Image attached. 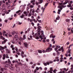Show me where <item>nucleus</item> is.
<instances>
[{"instance_id":"f257e3e1","label":"nucleus","mask_w":73,"mask_h":73,"mask_svg":"<svg viewBox=\"0 0 73 73\" xmlns=\"http://www.w3.org/2000/svg\"><path fill=\"white\" fill-rule=\"evenodd\" d=\"M66 7V6H63L62 3H60L59 5L58 8H60V9L58 10V13L59 14H60V12H61V10L62 9V8H65Z\"/></svg>"},{"instance_id":"f03ea898","label":"nucleus","mask_w":73,"mask_h":73,"mask_svg":"<svg viewBox=\"0 0 73 73\" xmlns=\"http://www.w3.org/2000/svg\"><path fill=\"white\" fill-rule=\"evenodd\" d=\"M40 32L41 33V35H40L39 36V37L40 38L41 40H42L44 38V37H45V36L44 35V31L42 30L41 31H40Z\"/></svg>"},{"instance_id":"7ed1b4c3","label":"nucleus","mask_w":73,"mask_h":73,"mask_svg":"<svg viewBox=\"0 0 73 73\" xmlns=\"http://www.w3.org/2000/svg\"><path fill=\"white\" fill-rule=\"evenodd\" d=\"M11 35H13L15 38H17L18 37V35H17V33H16L15 31H13L11 33Z\"/></svg>"},{"instance_id":"20e7f679","label":"nucleus","mask_w":73,"mask_h":73,"mask_svg":"<svg viewBox=\"0 0 73 73\" xmlns=\"http://www.w3.org/2000/svg\"><path fill=\"white\" fill-rule=\"evenodd\" d=\"M52 50V48L51 47H49L47 48L46 50V52H50L51 50Z\"/></svg>"},{"instance_id":"39448f33","label":"nucleus","mask_w":73,"mask_h":73,"mask_svg":"<svg viewBox=\"0 0 73 73\" xmlns=\"http://www.w3.org/2000/svg\"><path fill=\"white\" fill-rule=\"evenodd\" d=\"M60 46H58L57 45L56 46V48H54V50L56 52H58V51H56L58 48H60Z\"/></svg>"},{"instance_id":"423d86ee","label":"nucleus","mask_w":73,"mask_h":73,"mask_svg":"<svg viewBox=\"0 0 73 73\" xmlns=\"http://www.w3.org/2000/svg\"><path fill=\"white\" fill-rule=\"evenodd\" d=\"M4 49H7V46H5L4 47L2 46H0V50H4Z\"/></svg>"},{"instance_id":"0eeeda50","label":"nucleus","mask_w":73,"mask_h":73,"mask_svg":"<svg viewBox=\"0 0 73 73\" xmlns=\"http://www.w3.org/2000/svg\"><path fill=\"white\" fill-rule=\"evenodd\" d=\"M11 42L13 44H16L17 42V40L16 39H14V40H11Z\"/></svg>"},{"instance_id":"6e6552de","label":"nucleus","mask_w":73,"mask_h":73,"mask_svg":"<svg viewBox=\"0 0 73 73\" xmlns=\"http://www.w3.org/2000/svg\"><path fill=\"white\" fill-rule=\"evenodd\" d=\"M59 51H62V52H64V49H63V46H62L61 47V48L59 49H58Z\"/></svg>"},{"instance_id":"1a4fd4ad","label":"nucleus","mask_w":73,"mask_h":73,"mask_svg":"<svg viewBox=\"0 0 73 73\" xmlns=\"http://www.w3.org/2000/svg\"><path fill=\"white\" fill-rule=\"evenodd\" d=\"M35 1H36L35 0H32L31 1V3H32L33 5H35Z\"/></svg>"},{"instance_id":"9d476101","label":"nucleus","mask_w":73,"mask_h":73,"mask_svg":"<svg viewBox=\"0 0 73 73\" xmlns=\"http://www.w3.org/2000/svg\"><path fill=\"white\" fill-rule=\"evenodd\" d=\"M45 9V7H41V10H42V13H44V12Z\"/></svg>"},{"instance_id":"9b49d317","label":"nucleus","mask_w":73,"mask_h":73,"mask_svg":"<svg viewBox=\"0 0 73 73\" xmlns=\"http://www.w3.org/2000/svg\"><path fill=\"white\" fill-rule=\"evenodd\" d=\"M6 4L7 5V7H9L11 6V4H9L7 2H6Z\"/></svg>"},{"instance_id":"f8f14e48","label":"nucleus","mask_w":73,"mask_h":73,"mask_svg":"<svg viewBox=\"0 0 73 73\" xmlns=\"http://www.w3.org/2000/svg\"><path fill=\"white\" fill-rule=\"evenodd\" d=\"M3 40L4 41H3L2 42V44H4V43L6 42V41H7V39H4Z\"/></svg>"},{"instance_id":"ddd939ff","label":"nucleus","mask_w":73,"mask_h":73,"mask_svg":"<svg viewBox=\"0 0 73 73\" xmlns=\"http://www.w3.org/2000/svg\"><path fill=\"white\" fill-rule=\"evenodd\" d=\"M23 13L25 16H28V13L27 11H24Z\"/></svg>"},{"instance_id":"4468645a","label":"nucleus","mask_w":73,"mask_h":73,"mask_svg":"<svg viewBox=\"0 0 73 73\" xmlns=\"http://www.w3.org/2000/svg\"><path fill=\"white\" fill-rule=\"evenodd\" d=\"M50 38H55L56 37V36L55 35H50Z\"/></svg>"},{"instance_id":"2eb2a0df","label":"nucleus","mask_w":73,"mask_h":73,"mask_svg":"<svg viewBox=\"0 0 73 73\" xmlns=\"http://www.w3.org/2000/svg\"><path fill=\"white\" fill-rule=\"evenodd\" d=\"M37 29H38V30H40V31L41 30L42 28L41 26H38V27H37Z\"/></svg>"},{"instance_id":"dca6fc26","label":"nucleus","mask_w":73,"mask_h":73,"mask_svg":"<svg viewBox=\"0 0 73 73\" xmlns=\"http://www.w3.org/2000/svg\"><path fill=\"white\" fill-rule=\"evenodd\" d=\"M71 51V50L70 49L68 51H67V53H69V54H71V52H70Z\"/></svg>"},{"instance_id":"f3484780","label":"nucleus","mask_w":73,"mask_h":73,"mask_svg":"<svg viewBox=\"0 0 73 73\" xmlns=\"http://www.w3.org/2000/svg\"><path fill=\"white\" fill-rule=\"evenodd\" d=\"M24 45L25 47L26 48L28 47V45L27 43H24Z\"/></svg>"},{"instance_id":"a211bd4d","label":"nucleus","mask_w":73,"mask_h":73,"mask_svg":"<svg viewBox=\"0 0 73 73\" xmlns=\"http://www.w3.org/2000/svg\"><path fill=\"white\" fill-rule=\"evenodd\" d=\"M0 38L1 39H2V38H3V40H5V38L3 37V36H2V35H1V36H0Z\"/></svg>"},{"instance_id":"6ab92c4d","label":"nucleus","mask_w":73,"mask_h":73,"mask_svg":"<svg viewBox=\"0 0 73 73\" xmlns=\"http://www.w3.org/2000/svg\"><path fill=\"white\" fill-rule=\"evenodd\" d=\"M9 37H12V35H11L9 33H7Z\"/></svg>"},{"instance_id":"aec40b11","label":"nucleus","mask_w":73,"mask_h":73,"mask_svg":"<svg viewBox=\"0 0 73 73\" xmlns=\"http://www.w3.org/2000/svg\"><path fill=\"white\" fill-rule=\"evenodd\" d=\"M10 69L12 70H13L15 69V67H11L10 68Z\"/></svg>"},{"instance_id":"412c9836","label":"nucleus","mask_w":73,"mask_h":73,"mask_svg":"<svg viewBox=\"0 0 73 73\" xmlns=\"http://www.w3.org/2000/svg\"><path fill=\"white\" fill-rule=\"evenodd\" d=\"M40 31H38V33L37 35L38 36H40V35H41V33H40Z\"/></svg>"},{"instance_id":"4be33fe9","label":"nucleus","mask_w":73,"mask_h":73,"mask_svg":"<svg viewBox=\"0 0 73 73\" xmlns=\"http://www.w3.org/2000/svg\"><path fill=\"white\" fill-rule=\"evenodd\" d=\"M27 72H29V73H31V71L29 69H28L27 70Z\"/></svg>"},{"instance_id":"5701e85b","label":"nucleus","mask_w":73,"mask_h":73,"mask_svg":"<svg viewBox=\"0 0 73 73\" xmlns=\"http://www.w3.org/2000/svg\"><path fill=\"white\" fill-rule=\"evenodd\" d=\"M71 70H73V65H71Z\"/></svg>"},{"instance_id":"b1692460","label":"nucleus","mask_w":73,"mask_h":73,"mask_svg":"<svg viewBox=\"0 0 73 73\" xmlns=\"http://www.w3.org/2000/svg\"><path fill=\"white\" fill-rule=\"evenodd\" d=\"M24 53L23 51H21V56H23L24 55Z\"/></svg>"},{"instance_id":"393cba45","label":"nucleus","mask_w":73,"mask_h":73,"mask_svg":"<svg viewBox=\"0 0 73 73\" xmlns=\"http://www.w3.org/2000/svg\"><path fill=\"white\" fill-rule=\"evenodd\" d=\"M16 53L17 54L19 55V56H20V52H19V51H17Z\"/></svg>"},{"instance_id":"a878e982","label":"nucleus","mask_w":73,"mask_h":73,"mask_svg":"<svg viewBox=\"0 0 73 73\" xmlns=\"http://www.w3.org/2000/svg\"><path fill=\"white\" fill-rule=\"evenodd\" d=\"M38 52L39 53H42V51L41 50H38Z\"/></svg>"},{"instance_id":"bb28decb","label":"nucleus","mask_w":73,"mask_h":73,"mask_svg":"<svg viewBox=\"0 0 73 73\" xmlns=\"http://www.w3.org/2000/svg\"><path fill=\"white\" fill-rule=\"evenodd\" d=\"M5 69V68H1V71H3V70H4Z\"/></svg>"},{"instance_id":"cd10ccee","label":"nucleus","mask_w":73,"mask_h":73,"mask_svg":"<svg viewBox=\"0 0 73 73\" xmlns=\"http://www.w3.org/2000/svg\"><path fill=\"white\" fill-rule=\"evenodd\" d=\"M6 53H9V51H8V49H6Z\"/></svg>"},{"instance_id":"c85d7f7f","label":"nucleus","mask_w":73,"mask_h":73,"mask_svg":"<svg viewBox=\"0 0 73 73\" xmlns=\"http://www.w3.org/2000/svg\"><path fill=\"white\" fill-rule=\"evenodd\" d=\"M8 63H9V64H11V61H10V60L9 59H8Z\"/></svg>"},{"instance_id":"c756f323","label":"nucleus","mask_w":73,"mask_h":73,"mask_svg":"<svg viewBox=\"0 0 73 73\" xmlns=\"http://www.w3.org/2000/svg\"><path fill=\"white\" fill-rule=\"evenodd\" d=\"M30 7L31 8H33V7H34V6L32 5H30Z\"/></svg>"},{"instance_id":"7c9ffc66","label":"nucleus","mask_w":73,"mask_h":73,"mask_svg":"<svg viewBox=\"0 0 73 73\" xmlns=\"http://www.w3.org/2000/svg\"><path fill=\"white\" fill-rule=\"evenodd\" d=\"M20 39L21 41H23L24 40V38H23L21 37H20Z\"/></svg>"},{"instance_id":"2f4dec72","label":"nucleus","mask_w":73,"mask_h":73,"mask_svg":"<svg viewBox=\"0 0 73 73\" xmlns=\"http://www.w3.org/2000/svg\"><path fill=\"white\" fill-rule=\"evenodd\" d=\"M21 12V10H19L18 11H17L16 12V13H19V12Z\"/></svg>"},{"instance_id":"473e14b6","label":"nucleus","mask_w":73,"mask_h":73,"mask_svg":"<svg viewBox=\"0 0 73 73\" xmlns=\"http://www.w3.org/2000/svg\"><path fill=\"white\" fill-rule=\"evenodd\" d=\"M9 64H6L5 65L6 67H7V68L9 67Z\"/></svg>"},{"instance_id":"72a5a7b5","label":"nucleus","mask_w":73,"mask_h":73,"mask_svg":"<svg viewBox=\"0 0 73 73\" xmlns=\"http://www.w3.org/2000/svg\"><path fill=\"white\" fill-rule=\"evenodd\" d=\"M6 33V32H5V31H3V35L4 36V35H5V33Z\"/></svg>"},{"instance_id":"f704fd0d","label":"nucleus","mask_w":73,"mask_h":73,"mask_svg":"<svg viewBox=\"0 0 73 73\" xmlns=\"http://www.w3.org/2000/svg\"><path fill=\"white\" fill-rule=\"evenodd\" d=\"M6 11V9H5L3 10L2 11V12H5Z\"/></svg>"},{"instance_id":"c9c22d12","label":"nucleus","mask_w":73,"mask_h":73,"mask_svg":"<svg viewBox=\"0 0 73 73\" xmlns=\"http://www.w3.org/2000/svg\"><path fill=\"white\" fill-rule=\"evenodd\" d=\"M6 58H9V56H8V54H6Z\"/></svg>"},{"instance_id":"e433bc0d","label":"nucleus","mask_w":73,"mask_h":73,"mask_svg":"<svg viewBox=\"0 0 73 73\" xmlns=\"http://www.w3.org/2000/svg\"><path fill=\"white\" fill-rule=\"evenodd\" d=\"M23 38L24 40H25V35H24L23 36Z\"/></svg>"},{"instance_id":"4c0bfd02","label":"nucleus","mask_w":73,"mask_h":73,"mask_svg":"<svg viewBox=\"0 0 73 73\" xmlns=\"http://www.w3.org/2000/svg\"><path fill=\"white\" fill-rule=\"evenodd\" d=\"M56 71H57V70L55 69L53 71V73H56Z\"/></svg>"},{"instance_id":"58836bf2","label":"nucleus","mask_w":73,"mask_h":73,"mask_svg":"<svg viewBox=\"0 0 73 73\" xmlns=\"http://www.w3.org/2000/svg\"><path fill=\"white\" fill-rule=\"evenodd\" d=\"M50 69L51 71H53V68H52V67L50 68Z\"/></svg>"},{"instance_id":"ea45409f","label":"nucleus","mask_w":73,"mask_h":73,"mask_svg":"<svg viewBox=\"0 0 73 73\" xmlns=\"http://www.w3.org/2000/svg\"><path fill=\"white\" fill-rule=\"evenodd\" d=\"M43 1L42 0H40V4H41V3H42Z\"/></svg>"},{"instance_id":"a19ab883","label":"nucleus","mask_w":73,"mask_h":73,"mask_svg":"<svg viewBox=\"0 0 73 73\" xmlns=\"http://www.w3.org/2000/svg\"><path fill=\"white\" fill-rule=\"evenodd\" d=\"M6 6H5V4H4L3 5L2 7L3 8H4V7H6Z\"/></svg>"},{"instance_id":"79ce46f5","label":"nucleus","mask_w":73,"mask_h":73,"mask_svg":"<svg viewBox=\"0 0 73 73\" xmlns=\"http://www.w3.org/2000/svg\"><path fill=\"white\" fill-rule=\"evenodd\" d=\"M56 20H59L60 19V17H58L57 18H56Z\"/></svg>"},{"instance_id":"37998d69","label":"nucleus","mask_w":73,"mask_h":73,"mask_svg":"<svg viewBox=\"0 0 73 73\" xmlns=\"http://www.w3.org/2000/svg\"><path fill=\"white\" fill-rule=\"evenodd\" d=\"M35 4L38 5V4H39V3H37V2H36L35 3Z\"/></svg>"},{"instance_id":"c03bdc74","label":"nucleus","mask_w":73,"mask_h":73,"mask_svg":"<svg viewBox=\"0 0 73 73\" xmlns=\"http://www.w3.org/2000/svg\"><path fill=\"white\" fill-rule=\"evenodd\" d=\"M67 7H71V5H68Z\"/></svg>"},{"instance_id":"a18cd8bd","label":"nucleus","mask_w":73,"mask_h":73,"mask_svg":"<svg viewBox=\"0 0 73 73\" xmlns=\"http://www.w3.org/2000/svg\"><path fill=\"white\" fill-rule=\"evenodd\" d=\"M20 17H21V19L23 18L24 17L23 15H22L20 16Z\"/></svg>"},{"instance_id":"49530a36","label":"nucleus","mask_w":73,"mask_h":73,"mask_svg":"<svg viewBox=\"0 0 73 73\" xmlns=\"http://www.w3.org/2000/svg\"><path fill=\"white\" fill-rule=\"evenodd\" d=\"M36 71H37V70H36V69H35V70L34 71V73H36Z\"/></svg>"},{"instance_id":"de8ad7c7","label":"nucleus","mask_w":73,"mask_h":73,"mask_svg":"<svg viewBox=\"0 0 73 73\" xmlns=\"http://www.w3.org/2000/svg\"><path fill=\"white\" fill-rule=\"evenodd\" d=\"M66 21H67V22H69V19H67L66 20Z\"/></svg>"},{"instance_id":"09e8293b","label":"nucleus","mask_w":73,"mask_h":73,"mask_svg":"<svg viewBox=\"0 0 73 73\" xmlns=\"http://www.w3.org/2000/svg\"><path fill=\"white\" fill-rule=\"evenodd\" d=\"M48 3H46L45 5H44L45 6H46H46H47L48 5Z\"/></svg>"},{"instance_id":"8fccbe9b","label":"nucleus","mask_w":73,"mask_h":73,"mask_svg":"<svg viewBox=\"0 0 73 73\" xmlns=\"http://www.w3.org/2000/svg\"><path fill=\"white\" fill-rule=\"evenodd\" d=\"M31 24L33 25V26H34L35 25V24H34V23H33V22H32L31 23Z\"/></svg>"},{"instance_id":"3c124183","label":"nucleus","mask_w":73,"mask_h":73,"mask_svg":"<svg viewBox=\"0 0 73 73\" xmlns=\"http://www.w3.org/2000/svg\"><path fill=\"white\" fill-rule=\"evenodd\" d=\"M10 48H13V45H11L10 46Z\"/></svg>"},{"instance_id":"603ef678","label":"nucleus","mask_w":73,"mask_h":73,"mask_svg":"<svg viewBox=\"0 0 73 73\" xmlns=\"http://www.w3.org/2000/svg\"><path fill=\"white\" fill-rule=\"evenodd\" d=\"M43 64L45 66H46L47 65V64L45 63H43Z\"/></svg>"},{"instance_id":"864d4df0","label":"nucleus","mask_w":73,"mask_h":73,"mask_svg":"<svg viewBox=\"0 0 73 73\" xmlns=\"http://www.w3.org/2000/svg\"><path fill=\"white\" fill-rule=\"evenodd\" d=\"M36 69L37 70H39V68H38V67H36Z\"/></svg>"},{"instance_id":"5fc2aeb1","label":"nucleus","mask_w":73,"mask_h":73,"mask_svg":"<svg viewBox=\"0 0 73 73\" xmlns=\"http://www.w3.org/2000/svg\"><path fill=\"white\" fill-rule=\"evenodd\" d=\"M5 36L6 37H8V34H5Z\"/></svg>"},{"instance_id":"6e6d98bb","label":"nucleus","mask_w":73,"mask_h":73,"mask_svg":"<svg viewBox=\"0 0 73 73\" xmlns=\"http://www.w3.org/2000/svg\"><path fill=\"white\" fill-rule=\"evenodd\" d=\"M22 24V23L20 22H18V24L19 25H21Z\"/></svg>"},{"instance_id":"4d7b16f0","label":"nucleus","mask_w":73,"mask_h":73,"mask_svg":"<svg viewBox=\"0 0 73 73\" xmlns=\"http://www.w3.org/2000/svg\"><path fill=\"white\" fill-rule=\"evenodd\" d=\"M55 4H56V2L54 1L53 3V5H55Z\"/></svg>"},{"instance_id":"13d9d810","label":"nucleus","mask_w":73,"mask_h":73,"mask_svg":"<svg viewBox=\"0 0 73 73\" xmlns=\"http://www.w3.org/2000/svg\"><path fill=\"white\" fill-rule=\"evenodd\" d=\"M36 15H37V14L36 13H35V14H33V15L34 16H36Z\"/></svg>"},{"instance_id":"bf43d9fd","label":"nucleus","mask_w":73,"mask_h":73,"mask_svg":"<svg viewBox=\"0 0 73 73\" xmlns=\"http://www.w3.org/2000/svg\"><path fill=\"white\" fill-rule=\"evenodd\" d=\"M14 6H15V5L14 3H13L12 4V6H11V7H13Z\"/></svg>"},{"instance_id":"052dcab7","label":"nucleus","mask_w":73,"mask_h":73,"mask_svg":"<svg viewBox=\"0 0 73 73\" xmlns=\"http://www.w3.org/2000/svg\"><path fill=\"white\" fill-rule=\"evenodd\" d=\"M16 1H17V0H15L13 2V3L15 4V3H16Z\"/></svg>"},{"instance_id":"680f3d73","label":"nucleus","mask_w":73,"mask_h":73,"mask_svg":"<svg viewBox=\"0 0 73 73\" xmlns=\"http://www.w3.org/2000/svg\"><path fill=\"white\" fill-rule=\"evenodd\" d=\"M39 25H40V24L39 23H38L37 25V26L38 27H40Z\"/></svg>"},{"instance_id":"e2e57ef3","label":"nucleus","mask_w":73,"mask_h":73,"mask_svg":"<svg viewBox=\"0 0 73 73\" xmlns=\"http://www.w3.org/2000/svg\"><path fill=\"white\" fill-rule=\"evenodd\" d=\"M35 12H36V13H38V12H39L38 11V10H36L35 11Z\"/></svg>"},{"instance_id":"0e129e2a","label":"nucleus","mask_w":73,"mask_h":73,"mask_svg":"<svg viewBox=\"0 0 73 73\" xmlns=\"http://www.w3.org/2000/svg\"><path fill=\"white\" fill-rule=\"evenodd\" d=\"M15 26H16V25H15V24L12 27L13 28H14V27H15Z\"/></svg>"},{"instance_id":"69168bd1","label":"nucleus","mask_w":73,"mask_h":73,"mask_svg":"<svg viewBox=\"0 0 73 73\" xmlns=\"http://www.w3.org/2000/svg\"><path fill=\"white\" fill-rule=\"evenodd\" d=\"M13 53H16V51L13 50Z\"/></svg>"},{"instance_id":"338daca9","label":"nucleus","mask_w":73,"mask_h":73,"mask_svg":"<svg viewBox=\"0 0 73 73\" xmlns=\"http://www.w3.org/2000/svg\"><path fill=\"white\" fill-rule=\"evenodd\" d=\"M7 56V55H5V54H4L3 55V57H5V56Z\"/></svg>"},{"instance_id":"774afa93","label":"nucleus","mask_w":73,"mask_h":73,"mask_svg":"<svg viewBox=\"0 0 73 73\" xmlns=\"http://www.w3.org/2000/svg\"><path fill=\"white\" fill-rule=\"evenodd\" d=\"M71 70L70 71L71 73H73V70Z\"/></svg>"}]
</instances>
